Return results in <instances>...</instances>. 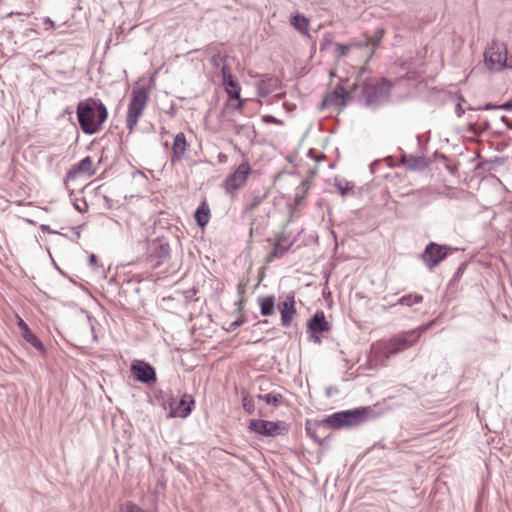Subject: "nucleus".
<instances>
[{
	"label": "nucleus",
	"mask_w": 512,
	"mask_h": 512,
	"mask_svg": "<svg viewBox=\"0 0 512 512\" xmlns=\"http://www.w3.org/2000/svg\"><path fill=\"white\" fill-rule=\"evenodd\" d=\"M348 50H349L348 46L342 45V44H337V55L339 57H343V56L347 55Z\"/></svg>",
	"instance_id": "38"
},
{
	"label": "nucleus",
	"mask_w": 512,
	"mask_h": 512,
	"mask_svg": "<svg viewBox=\"0 0 512 512\" xmlns=\"http://www.w3.org/2000/svg\"><path fill=\"white\" fill-rule=\"evenodd\" d=\"M89 264L94 268L97 265V256L95 254H91L89 256Z\"/></svg>",
	"instance_id": "43"
},
{
	"label": "nucleus",
	"mask_w": 512,
	"mask_h": 512,
	"mask_svg": "<svg viewBox=\"0 0 512 512\" xmlns=\"http://www.w3.org/2000/svg\"><path fill=\"white\" fill-rule=\"evenodd\" d=\"M502 110L511 111L512 110V98L508 100L507 102L503 103L499 106Z\"/></svg>",
	"instance_id": "40"
},
{
	"label": "nucleus",
	"mask_w": 512,
	"mask_h": 512,
	"mask_svg": "<svg viewBox=\"0 0 512 512\" xmlns=\"http://www.w3.org/2000/svg\"><path fill=\"white\" fill-rule=\"evenodd\" d=\"M402 163L409 170H423L429 165V161L425 157L413 155H404Z\"/></svg>",
	"instance_id": "22"
},
{
	"label": "nucleus",
	"mask_w": 512,
	"mask_h": 512,
	"mask_svg": "<svg viewBox=\"0 0 512 512\" xmlns=\"http://www.w3.org/2000/svg\"><path fill=\"white\" fill-rule=\"evenodd\" d=\"M92 174H94L93 161L91 157L87 156L71 168L66 178L74 179L79 175L91 176Z\"/></svg>",
	"instance_id": "19"
},
{
	"label": "nucleus",
	"mask_w": 512,
	"mask_h": 512,
	"mask_svg": "<svg viewBox=\"0 0 512 512\" xmlns=\"http://www.w3.org/2000/svg\"><path fill=\"white\" fill-rule=\"evenodd\" d=\"M243 408L251 414L254 411V403L252 399H249L247 397L243 398Z\"/></svg>",
	"instance_id": "34"
},
{
	"label": "nucleus",
	"mask_w": 512,
	"mask_h": 512,
	"mask_svg": "<svg viewBox=\"0 0 512 512\" xmlns=\"http://www.w3.org/2000/svg\"><path fill=\"white\" fill-rule=\"evenodd\" d=\"M425 329L426 327H421L391 338L384 346V354L389 357L413 346Z\"/></svg>",
	"instance_id": "4"
},
{
	"label": "nucleus",
	"mask_w": 512,
	"mask_h": 512,
	"mask_svg": "<svg viewBox=\"0 0 512 512\" xmlns=\"http://www.w3.org/2000/svg\"><path fill=\"white\" fill-rule=\"evenodd\" d=\"M148 103V93L144 87L134 88L128 105L126 126L132 132L138 124Z\"/></svg>",
	"instance_id": "3"
},
{
	"label": "nucleus",
	"mask_w": 512,
	"mask_h": 512,
	"mask_svg": "<svg viewBox=\"0 0 512 512\" xmlns=\"http://www.w3.org/2000/svg\"><path fill=\"white\" fill-rule=\"evenodd\" d=\"M58 270H59L60 274H64V272L60 268H58Z\"/></svg>",
	"instance_id": "48"
},
{
	"label": "nucleus",
	"mask_w": 512,
	"mask_h": 512,
	"mask_svg": "<svg viewBox=\"0 0 512 512\" xmlns=\"http://www.w3.org/2000/svg\"><path fill=\"white\" fill-rule=\"evenodd\" d=\"M384 33H385V30L383 27H378L374 34L371 35V36H366V41H367V44H370L372 45L373 47H376L380 41L382 40L383 36H384Z\"/></svg>",
	"instance_id": "31"
},
{
	"label": "nucleus",
	"mask_w": 512,
	"mask_h": 512,
	"mask_svg": "<svg viewBox=\"0 0 512 512\" xmlns=\"http://www.w3.org/2000/svg\"><path fill=\"white\" fill-rule=\"evenodd\" d=\"M187 141L186 136L183 132L178 133L173 141L172 145V156H171V162L175 163L180 161L187 150Z\"/></svg>",
	"instance_id": "21"
},
{
	"label": "nucleus",
	"mask_w": 512,
	"mask_h": 512,
	"mask_svg": "<svg viewBox=\"0 0 512 512\" xmlns=\"http://www.w3.org/2000/svg\"><path fill=\"white\" fill-rule=\"evenodd\" d=\"M291 25L303 35L309 36V19L302 14H296L291 18Z\"/></svg>",
	"instance_id": "25"
},
{
	"label": "nucleus",
	"mask_w": 512,
	"mask_h": 512,
	"mask_svg": "<svg viewBox=\"0 0 512 512\" xmlns=\"http://www.w3.org/2000/svg\"><path fill=\"white\" fill-rule=\"evenodd\" d=\"M167 403L170 407L169 417L186 418L192 411L194 400L192 396L184 394L177 403L172 397L167 400Z\"/></svg>",
	"instance_id": "12"
},
{
	"label": "nucleus",
	"mask_w": 512,
	"mask_h": 512,
	"mask_svg": "<svg viewBox=\"0 0 512 512\" xmlns=\"http://www.w3.org/2000/svg\"><path fill=\"white\" fill-rule=\"evenodd\" d=\"M262 316H270L275 313V296L268 295L258 299Z\"/></svg>",
	"instance_id": "23"
},
{
	"label": "nucleus",
	"mask_w": 512,
	"mask_h": 512,
	"mask_svg": "<svg viewBox=\"0 0 512 512\" xmlns=\"http://www.w3.org/2000/svg\"><path fill=\"white\" fill-rule=\"evenodd\" d=\"M422 301H423V296L422 295H419V294H416V293H411V294L404 295L401 298H399L398 301H397V304L405 305V306L410 307V306H412L414 304L421 303Z\"/></svg>",
	"instance_id": "30"
},
{
	"label": "nucleus",
	"mask_w": 512,
	"mask_h": 512,
	"mask_svg": "<svg viewBox=\"0 0 512 512\" xmlns=\"http://www.w3.org/2000/svg\"><path fill=\"white\" fill-rule=\"evenodd\" d=\"M243 323H244V318L239 317L238 319H236L235 321H233V322L229 325V327L227 328V331L232 332V331H234L236 328L240 327Z\"/></svg>",
	"instance_id": "36"
},
{
	"label": "nucleus",
	"mask_w": 512,
	"mask_h": 512,
	"mask_svg": "<svg viewBox=\"0 0 512 512\" xmlns=\"http://www.w3.org/2000/svg\"><path fill=\"white\" fill-rule=\"evenodd\" d=\"M18 327L21 335L23 334V332H25V328H29L28 325L21 318H19L18 320Z\"/></svg>",
	"instance_id": "41"
},
{
	"label": "nucleus",
	"mask_w": 512,
	"mask_h": 512,
	"mask_svg": "<svg viewBox=\"0 0 512 512\" xmlns=\"http://www.w3.org/2000/svg\"><path fill=\"white\" fill-rule=\"evenodd\" d=\"M507 120V117L506 116H502V121H506Z\"/></svg>",
	"instance_id": "47"
},
{
	"label": "nucleus",
	"mask_w": 512,
	"mask_h": 512,
	"mask_svg": "<svg viewBox=\"0 0 512 512\" xmlns=\"http://www.w3.org/2000/svg\"><path fill=\"white\" fill-rule=\"evenodd\" d=\"M484 62L490 71L499 72L507 65V50L504 43L493 40L484 52Z\"/></svg>",
	"instance_id": "5"
},
{
	"label": "nucleus",
	"mask_w": 512,
	"mask_h": 512,
	"mask_svg": "<svg viewBox=\"0 0 512 512\" xmlns=\"http://www.w3.org/2000/svg\"><path fill=\"white\" fill-rule=\"evenodd\" d=\"M278 308L281 314V325L286 328L289 327L296 315L294 294H288L283 301L278 303Z\"/></svg>",
	"instance_id": "14"
},
{
	"label": "nucleus",
	"mask_w": 512,
	"mask_h": 512,
	"mask_svg": "<svg viewBox=\"0 0 512 512\" xmlns=\"http://www.w3.org/2000/svg\"><path fill=\"white\" fill-rule=\"evenodd\" d=\"M22 338L30 343L34 348H36L38 351L43 352L44 351V345L43 343L38 339V337L30 330V328H25V332L21 335Z\"/></svg>",
	"instance_id": "29"
},
{
	"label": "nucleus",
	"mask_w": 512,
	"mask_h": 512,
	"mask_svg": "<svg viewBox=\"0 0 512 512\" xmlns=\"http://www.w3.org/2000/svg\"><path fill=\"white\" fill-rule=\"evenodd\" d=\"M262 120H263V122H265L267 124H278V125L283 124V121L277 119L276 117H274L272 115H265L262 117Z\"/></svg>",
	"instance_id": "35"
},
{
	"label": "nucleus",
	"mask_w": 512,
	"mask_h": 512,
	"mask_svg": "<svg viewBox=\"0 0 512 512\" xmlns=\"http://www.w3.org/2000/svg\"><path fill=\"white\" fill-rule=\"evenodd\" d=\"M212 63L215 65V66H219L220 65V62L223 61V57L220 55V54H216V55H213L212 56Z\"/></svg>",
	"instance_id": "39"
},
{
	"label": "nucleus",
	"mask_w": 512,
	"mask_h": 512,
	"mask_svg": "<svg viewBox=\"0 0 512 512\" xmlns=\"http://www.w3.org/2000/svg\"><path fill=\"white\" fill-rule=\"evenodd\" d=\"M293 242L290 241L289 236H287L284 232L280 233L274 244V248L270 253L268 260L271 261L273 258L282 257L292 246Z\"/></svg>",
	"instance_id": "20"
},
{
	"label": "nucleus",
	"mask_w": 512,
	"mask_h": 512,
	"mask_svg": "<svg viewBox=\"0 0 512 512\" xmlns=\"http://www.w3.org/2000/svg\"><path fill=\"white\" fill-rule=\"evenodd\" d=\"M369 407H359L352 410L342 411V417L345 420L346 427L356 426L362 423L370 413Z\"/></svg>",
	"instance_id": "16"
},
{
	"label": "nucleus",
	"mask_w": 512,
	"mask_h": 512,
	"mask_svg": "<svg viewBox=\"0 0 512 512\" xmlns=\"http://www.w3.org/2000/svg\"><path fill=\"white\" fill-rule=\"evenodd\" d=\"M210 208L203 202L195 211L194 217L200 227H205L209 222Z\"/></svg>",
	"instance_id": "26"
},
{
	"label": "nucleus",
	"mask_w": 512,
	"mask_h": 512,
	"mask_svg": "<svg viewBox=\"0 0 512 512\" xmlns=\"http://www.w3.org/2000/svg\"><path fill=\"white\" fill-rule=\"evenodd\" d=\"M237 103L233 105V109L235 110H241L243 106V100L239 97V99H236Z\"/></svg>",
	"instance_id": "45"
},
{
	"label": "nucleus",
	"mask_w": 512,
	"mask_h": 512,
	"mask_svg": "<svg viewBox=\"0 0 512 512\" xmlns=\"http://www.w3.org/2000/svg\"><path fill=\"white\" fill-rule=\"evenodd\" d=\"M74 205V208L78 211V212H84L86 209H87V203L85 200H80V201H76L73 203Z\"/></svg>",
	"instance_id": "37"
},
{
	"label": "nucleus",
	"mask_w": 512,
	"mask_h": 512,
	"mask_svg": "<svg viewBox=\"0 0 512 512\" xmlns=\"http://www.w3.org/2000/svg\"><path fill=\"white\" fill-rule=\"evenodd\" d=\"M270 92H271V90H270V89H266V88L264 87V84H261V85L259 86V94H260L261 96H267Z\"/></svg>",
	"instance_id": "42"
},
{
	"label": "nucleus",
	"mask_w": 512,
	"mask_h": 512,
	"mask_svg": "<svg viewBox=\"0 0 512 512\" xmlns=\"http://www.w3.org/2000/svg\"><path fill=\"white\" fill-rule=\"evenodd\" d=\"M78 320L81 326L80 336L83 340H87L88 338H92L93 341L97 340V336L95 334L94 327V319L84 310H80L78 312ZM86 343V341H83Z\"/></svg>",
	"instance_id": "15"
},
{
	"label": "nucleus",
	"mask_w": 512,
	"mask_h": 512,
	"mask_svg": "<svg viewBox=\"0 0 512 512\" xmlns=\"http://www.w3.org/2000/svg\"><path fill=\"white\" fill-rule=\"evenodd\" d=\"M350 99V92L346 91L342 85H337L335 89L323 99L321 109L335 107L341 110L347 105Z\"/></svg>",
	"instance_id": "10"
},
{
	"label": "nucleus",
	"mask_w": 512,
	"mask_h": 512,
	"mask_svg": "<svg viewBox=\"0 0 512 512\" xmlns=\"http://www.w3.org/2000/svg\"><path fill=\"white\" fill-rule=\"evenodd\" d=\"M457 248H453L446 245H441L435 242H430L426 245L424 251L420 255L421 260L425 266L432 271L437 267L450 253L456 251Z\"/></svg>",
	"instance_id": "6"
},
{
	"label": "nucleus",
	"mask_w": 512,
	"mask_h": 512,
	"mask_svg": "<svg viewBox=\"0 0 512 512\" xmlns=\"http://www.w3.org/2000/svg\"><path fill=\"white\" fill-rule=\"evenodd\" d=\"M257 398L261 401L269 405H273L275 407L280 406L283 403L284 397L280 393L270 392L264 395H258Z\"/></svg>",
	"instance_id": "28"
},
{
	"label": "nucleus",
	"mask_w": 512,
	"mask_h": 512,
	"mask_svg": "<svg viewBox=\"0 0 512 512\" xmlns=\"http://www.w3.org/2000/svg\"><path fill=\"white\" fill-rule=\"evenodd\" d=\"M457 111H458V116H461V114L463 113V110H462L460 104L457 107Z\"/></svg>",
	"instance_id": "46"
},
{
	"label": "nucleus",
	"mask_w": 512,
	"mask_h": 512,
	"mask_svg": "<svg viewBox=\"0 0 512 512\" xmlns=\"http://www.w3.org/2000/svg\"><path fill=\"white\" fill-rule=\"evenodd\" d=\"M170 245L168 242L162 239H155L152 241L149 254L147 256V263L151 268H159L162 265L168 263L170 259Z\"/></svg>",
	"instance_id": "7"
},
{
	"label": "nucleus",
	"mask_w": 512,
	"mask_h": 512,
	"mask_svg": "<svg viewBox=\"0 0 512 512\" xmlns=\"http://www.w3.org/2000/svg\"><path fill=\"white\" fill-rule=\"evenodd\" d=\"M223 85L231 99H239L241 87L237 80L231 75L229 68L223 65L221 68Z\"/></svg>",
	"instance_id": "17"
},
{
	"label": "nucleus",
	"mask_w": 512,
	"mask_h": 512,
	"mask_svg": "<svg viewBox=\"0 0 512 512\" xmlns=\"http://www.w3.org/2000/svg\"><path fill=\"white\" fill-rule=\"evenodd\" d=\"M267 194H262V195H255L251 198V201L249 203L246 204V209L247 210H254L255 208H257L266 198Z\"/></svg>",
	"instance_id": "32"
},
{
	"label": "nucleus",
	"mask_w": 512,
	"mask_h": 512,
	"mask_svg": "<svg viewBox=\"0 0 512 512\" xmlns=\"http://www.w3.org/2000/svg\"><path fill=\"white\" fill-rule=\"evenodd\" d=\"M131 372L137 381L145 384H151L156 381V372L154 368L144 362L136 361L131 365Z\"/></svg>",
	"instance_id": "13"
},
{
	"label": "nucleus",
	"mask_w": 512,
	"mask_h": 512,
	"mask_svg": "<svg viewBox=\"0 0 512 512\" xmlns=\"http://www.w3.org/2000/svg\"><path fill=\"white\" fill-rule=\"evenodd\" d=\"M306 432L314 441L318 443H322L328 437V428L323 420L307 421Z\"/></svg>",
	"instance_id": "18"
},
{
	"label": "nucleus",
	"mask_w": 512,
	"mask_h": 512,
	"mask_svg": "<svg viewBox=\"0 0 512 512\" xmlns=\"http://www.w3.org/2000/svg\"><path fill=\"white\" fill-rule=\"evenodd\" d=\"M77 120L82 132L86 135L98 133L108 118L105 104L97 98H87L78 103Z\"/></svg>",
	"instance_id": "1"
},
{
	"label": "nucleus",
	"mask_w": 512,
	"mask_h": 512,
	"mask_svg": "<svg viewBox=\"0 0 512 512\" xmlns=\"http://www.w3.org/2000/svg\"><path fill=\"white\" fill-rule=\"evenodd\" d=\"M323 421L327 425L328 429L329 428L339 429V428L346 427L345 426V420L342 417V411L341 412H336V413L328 416Z\"/></svg>",
	"instance_id": "27"
},
{
	"label": "nucleus",
	"mask_w": 512,
	"mask_h": 512,
	"mask_svg": "<svg viewBox=\"0 0 512 512\" xmlns=\"http://www.w3.org/2000/svg\"><path fill=\"white\" fill-rule=\"evenodd\" d=\"M335 186L340 191L341 195H346L350 190H352L354 185L350 182H344L336 179Z\"/></svg>",
	"instance_id": "33"
},
{
	"label": "nucleus",
	"mask_w": 512,
	"mask_h": 512,
	"mask_svg": "<svg viewBox=\"0 0 512 512\" xmlns=\"http://www.w3.org/2000/svg\"><path fill=\"white\" fill-rule=\"evenodd\" d=\"M391 87V82L385 78L365 83L361 89L360 101L367 107L377 108L388 101Z\"/></svg>",
	"instance_id": "2"
},
{
	"label": "nucleus",
	"mask_w": 512,
	"mask_h": 512,
	"mask_svg": "<svg viewBox=\"0 0 512 512\" xmlns=\"http://www.w3.org/2000/svg\"><path fill=\"white\" fill-rule=\"evenodd\" d=\"M249 429L262 436H277L283 434L285 424L282 421H267L262 419H253L249 422Z\"/></svg>",
	"instance_id": "8"
},
{
	"label": "nucleus",
	"mask_w": 512,
	"mask_h": 512,
	"mask_svg": "<svg viewBox=\"0 0 512 512\" xmlns=\"http://www.w3.org/2000/svg\"><path fill=\"white\" fill-rule=\"evenodd\" d=\"M500 105H493L491 103H487L485 106H483L481 109H484V110H493V109H500L499 108Z\"/></svg>",
	"instance_id": "44"
},
{
	"label": "nucleus",
	"mask_w": 512,
	"mask_h": 512,
	"mask_svg": "<svg viewBox=\"0 0 512 512\" xmlns=\"http://www.w3.org/2000/svg\"><path fill=\"white\" fill-rule=\"evenodd\" d=\"M331 329L330 323L326 320L323 311H317L307 323V332L309 339L314 343H321L319 334L328 332Z\"/></svg>",
	"instance_id": "9"
},
{
	"label": "nucleus",
	"mask_w": 512,
	"mask_h": 512,
	"mask_svg": "<svg viewBox=\"0 0 512 512\" xmlns=\"http://www.w3.org/2000/svg\"><path fill=\"white\" fill-rule=\"evenodd\" d=\"M234 132L236 135L252 141L256 137V131L251 124H234Z\"/></svg>",
	"instance_id": "24"
},
{
	"label": "nucleus",
	"mask_w": 512,
	"mask_h": 512,
	"mask_svg": "<svg viewBox=\"0 0 512 512\" xmlns=\"http://www.w3.org/2000/svg\"><path fill=\"white\" fill-rule=\"evenodd\" d=\"M251 167L248 162L241 163L237 169L225 180V188L228 192H233L243 187L247 181Z\"/></svg>",
	"instance_id": "11"
}]
</instances>
